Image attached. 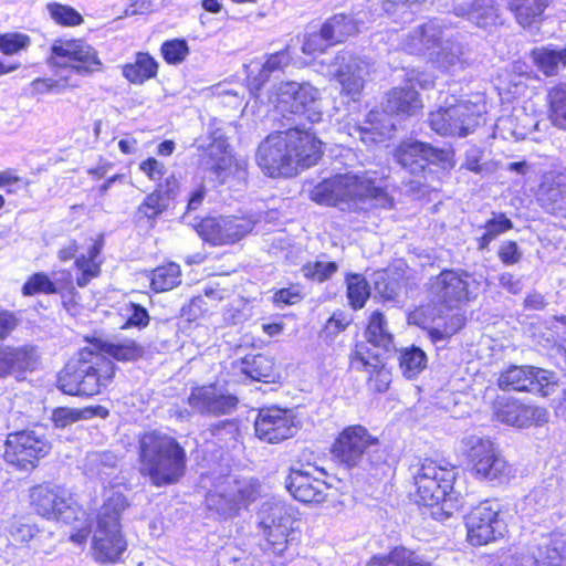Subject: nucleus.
Returning a JSON list of instances; mask_svg holds the SVG:
<instances>
[{
    "mask_svg": "<svg viewBox=\"0 0 566 566\" xmlns=\"http://www.w3.org/2000/svg\"><path fill=\"white\" fill-rule=\"evenodd\" d=\"M325 471L315 467L292 469L285 479V486L291 495L303 503H322L325 501L328 484L321 478Z\"/></svg>",
    "mask_w": 566,
    "mask_h": 566,
    "instance_id": "6ab92c4d",
    "label": "nucleus"
},
{
    "mask_svg": "<svg viewBox=\"0 0 566 566\" xmlns=\"http://www.w3.org/2000/svg\"><path fill=\"white\" fill-rule=\"evenodd\" d=\"M83 416V410L61 407L53 410L51 420L56 428H65L81 420Z\"/></svg>",
    "mask_w": 566,
    "mask_h": 566,
    "instance_id": "052dcab7",
    "label": "nucleus"
},
{
    "mask_svg": "<svg viewBox=\"0 0 566 566\" xmlns=\"http://www.w3.org/2000/svg\"><path fill=\"white\" fill-rule=\"evenodd\" d=\"M251 219L238 217L206 218L196 226L197 233L211 245L233 244L252 231Z\"/></svg>",
    "mask_w": 566,
    "mask_h": 566,
    "instance_id": "a211bd4d",
    "label": "nucleus"
},
{
    "mask_svg": "<svg viewBox=\"0 0 566 566\" xmlns=\"http://www.w3.org/2000/svg\"><path fill=\"white\" fill-rule=\"evenodd\" d=\"M302 271L306 277L323 282L336 273L337 264L335 262L317 261L307 263L302 268Z\"/></svg>",
    "mask_w": 566,
    "mask_h": 566,
    "instance_id": "13d9d810",
    "label": "nucleus"
},
{
    "mask_svg": "<svg viewBox=\"0 0 566 566\" xmlns=\"http://www.w3.org/2000/svg\"><path fill=\"white\" fill-rule=\"evenodd\" d=\"M378 440L374 438L363 426L345 428L333 444L334 457L348 468L358 465L368 449L376 446Z\"/></svg>",
    "mask_w": 566,
    "mask_h": 566,
    "instance_id": "aec40b11",
    "label": "nucleus"
},
{
    "mask_svg": "<svg viewBox=\"0 0 566 566\" xmlns=\"http://www.w3.org/2000/svg\"><path fill=\"white\" fill-rule=\"evenodd\" d=\"M206 151L209 157L207 164L221 184L229 181L230 178L239 181L247 179L248 161L244 158L232 156L228 150V144L224 138L221 136L213 137Z\"/></svg>",
    "mask_w": 566,
    "mask_h": 566,
    "instance_id": "4be33fe9",
    "label": "nucleus"
},
{
    "mask_svg": "<svg viewBox=\"0 0 566 566\" xmlns=\"http://www.w3.org/2000/svg\"><path fill=\"white\" fill-rule=\"evenodd\" d=\"M398 360L402 375L409 379L415 378L427 366V355L416 346L402 348L399 352Z\"/></svg>",
    "mask_w": 566,
    "mask_h": 566,
    "instance_id": "a19ab883",
    "label": "nucleus"
},
{
    "mask_svg": "<svg viewBox=\"0 0 566 566\" xmlns=\"http://www.w3.org/2000/svg\"><path fill=\"white\" fill-rule=\"evenodd\" d=\"M51 66L70 69L82 76L102 70L96 50L82 40H55L51 46Z\"/></svg>",
    "mask_w": 566,
    "mask_h": 566,
    "instance_id": "f8f14e48",
    "label": "nucleus"
},
{
    "mask_svg": "<svg viewBox=\"0 0 566 566\" xmlns=\"http://www.w3.org/2000/svg\"><path fill=\"white\" fill-rule=\"evenodd\" d=\"M411 549L398 546L388 554H377L370 557L365 566H407Z\"/></svg>",
    "mask_w": 566,
    "mask_h": 566,
    "instance_id": "603ef678",
    "label": "nucleus"
},
{
    "mask_svg": "<svg viewBox=\"0 0 566 566\" xmlns=\"http://www.w3.org/2000/svg\"><path fill=\"white\" fill-rule=\"evenodd\" d=\"M181 282V271L177 263L170 262L156 268L151 275V287L156 292L174 289Z\"/></svg>",
    "mask_w": 566,
    "mask_h": 566,
    "instance_id": "c03bdc74",
    "label": "nucleus"
},
{
    "mask_svg": "<svg viewBox=\"0 0 566 566\" xmlns=\"http://www.w3.org/2000/svg\"><path fill=\"white\" fill-rule=\"evenodd\" d=\"M188 402L199 413L220 416L231 413L237 408L238 399L221 388L210 385L195 388Z\"/></svg>",
    "mask_w": 566,
    "mask_h": 566,
    "instance_id": "393cba45",
    "label": "nucleus"
},
{
    "mask_svg": "<svg viewBox=\"0 0 566 566\" xmlns=\"http://www.w3.org/2000/svg\"><path fill=\"white\" fill-rule=\"evenodd\" d=\"M537 548L543 566H566V532L541 535Z\"/></svg>",
    "mask_w": 566,
    "mask_h": 566,
    "instance_id": "473e14b6",
    "label": "nucleus"
},
{
    "mask_svg": "<svg viewBox=\"0 0 566 566\" xmlns=\"http://www.w3.org/2000/svg\"><path fill=\"white\" fill-rule=\"evenodd\" d=\"M241 370L252 379L269 382L274 377V361L262 354L245 357L241 363Z\"/></svg>",
    "mask_w": 566,
    "mask_h": 566,
    "instance_id": "ea45409f",
    "label": "nucleus"
},
{
    "mask_svg": "<svg viewBox=\"0 0 566 566\" xmlns=\"http://www.w3.org/2000/svg\"><path fill=\"white\" fill-rule=\"evenodd\" d=\"M310 197L316 203L325 206L347 203L348 207L361 208L369 202L374 207L387 208L392 205L381 180L368 172L336 175L325 179L313 188Z\"/></svg>",
    "mask_w": 566,
    "mask_h": 566,
    "instance_id": "f03ea898",
    "label": "nucleus"
},
{
    "mask_svg": "<svg viewBox=\"0 0 566 566\" xmlns=\"http://www.w3.org/2000/svg\"><path fill=\"white\" fill-rule=\"evenodd\" d=\"M542 206L552 214L566 217V185L544 184L541 195Z\"/></svg>",
    "mask_w": 566,
    "mask_h": 566,
    "instance_id": "4c0bfd02",
    "label": "nucleus"
},
{
    "mask_svg": "<svg viewBox=\"0 0 566 566\" xmlns=\"http://www.w3.org/2000/svg\"><path fill=\"white\" fill-rule=\"evenodd\" d=\"M480 283L461 270H444L431 282V293L437 302L448 308H458L475 298Z\"/></svg>",
    "mask_w": 566,
    "mask_h": 566,
    "instance_id": "9d476101",
    "label": "nucleus"
},
{
    "mask_svg": "<svg viewBox=\"0 0 566 566\" xmlns=\"http://www.w3.org/2000/svg\"><path fill=\"white\" fill-rule=\"evenodd\" d=\"M352 366L368 374V386L377 392L388 390L391 382V373L385 366L379 354H369L358 348L352 357Z\"/></svg>",
    "mask_w": 566,
    "mask_h": 566,
    "instance_id": "c85d7f7f",
    "label": "nucleus"
},
{
    "mask_svg": "<svg viewBox=\"0 0 566 566\" xmlns=\"http://www.w3.org/2000/svg\"><path fill=\"white\" fill-rule=\"evenodd\" d=\"M170 198L164 193L161 186H158L151 193L147 195L138 206L137 212L148 220L157 219L169 207Z\"/></svg>",
    "mask_w": 566,
    "mask_h": 566,
    "instance_id": "37998d69",
    "label": "nucleus"
},
{
    "mask_svg": "<svg viewBox=\"0 0 566 566\" xmlns=\"http://www.w3.org/2000/svg\"><path fill=\"white\" fill-rule=\"evenodd\" d=\"M33 91L38 94L50 92L62 93L67 88L77 87V84L71 83L69 76L59 75V80L35 78L31 83Z\"/></svg>",
    "mask_w": 566,
    "mask_h": 566,
    "instance_id": "5fc2aeb1",
    "label": "nucleus"
},
{
    "mask_svg": "<svg viewBox=\"0 0 566 566\" xmlns=\"http://www.w3.org/2000/svg\"><path fill=\"white\" fill-rule=\"evenodd\" d=\"M443 24L438 19L429 20L415 27L405 34L402 48L406 52L427 56L428 60L443 41Z\"/></svg>",
    "mask_w": 566,
    "mask_h": 566,
    "instance_id": "a878e982",
    "label": "nucleus"
},
{
    "mask_svg": "<svg viewBox=\"0 0 566 566\" xmlns=\"http://www.w3.org/2000/svg\"><path fill=\"white\" fill-rule=\"evenodd\" d=\"M485 113L486 106L483 102L451 97L430 114L429 123L439 135L464 137L481 125Z\"/></svg>",
    "mask_w": 566,
    "mask_h": 566,
    "instance_id": "423d86ee",
    "label": "nucleus"
},
{
    "mask_svg": "<svg viewBox=\"0 0 566 566\" xmlns=\"http://www.w3.org/2000/svg\"><path fill=\"white\" fill-rule=\"evenodd\" d=\"M260 524L269 548L275 555H282L298 533L296 512L281 502L263 505Z\"/></svg>",
    "mask_w": 566,
    "mask_h": 566,
    "instance_id": "1a4fd4ad",
    "label": "nucleus"
},
{
    "mask_svg": "<svg viewBox=\"0 0 566 566\" xmlns=\"http://www.w3.org/2000/svg\"><path fill=\"white\" fill-rule=\"evenodd\" d=\"M149 323V316L147 311L138 305V304H130V314L124 325V327H145Z\"/></svg>",
    "mask_w": 566,
    "mask_h": 566,
    "instance_id": "774afa93",
    "label": "nucleus"
},
{
    "mask_svg": "<svg viewBox=\"0 0 566 566\" xmlns=\"http://www.w3.org/2000/svg\"><path fill=\"white\" fill-rule=\"evenodd\" d=\"M291 61L292 54L289 48L270 54L259 74L252 78L251 84L254 88L259 90L269 80L272 73L283 71L290 65Z\"/></svg>",
    "mask_w": 566,
    "mask_h": 566,
    "instance_id": "79ce46f5",
    "label": "nucleus"
},
{
    "mask_svg": "<svg viewBox=\"0 0 566 566\" xmlns=\"http://www.w3.org/2000/svg\"><path fill=\"white\" fill-rule=\"evenodd\" d=\"M497 255L506 265H513L522 259V252L514 241H505L501 244Z\"/></svg>",
    "mask_w": 566,
    "mask_h": 566,
    "instance_id": "69168bd1",
    "label": "nucleus"
},
{
    "mask_svg": "<svg viewBox=\"0 0 566 566\" xmlns=\"http://www.w3.org/2000/svg\"><path fill=\"white\" fill-rule=\"evenodd\" d=\"M34 361L35 350L33 346H0V377L15 370L30 368Z\"/></svg>",
    "mask_w": 566,
    "mask_h": 566,
    "instance_id": "2f4dec72",
    "label": "nucleus"
},
{
    "mask_svg": "<svg viewBox=\"0 0 566 566\" xmlns=\"http://www.w3.org/2000/svg\"><path fill=\"white\" fill-rule=\"evenodd\" d=\"M502 566H543L542 558L528 551H520L504 558Z\"/></svg>",
    "mask_w": 566,
    "mask_h": 566,
    "instance_id": "0e129e2a",
    "label": "nucleus"
},
{
    "mask_svg": "<svg viewBox=\"0 0 566 566\" xmlns=\"http://www.w3.org/2000/svg\"><path fill=\"white\" fill-rule=\"evenodd\" d=\"M422 101L411 87H394L387 93L382 108L388 114L413 116L422 109Z\"/></svg>",
    "mask_w": 566,
    "mask_h": 566,
    "instance_id": "c756f323",
    "label": "nucleus"
},
{
    "mask_svg": "<svg viewBox=\"0 0 566 566\" xmlns=\"http://www.w3.org/2000/svg\"><path fill=\"white\" fill-rule=\"evenodd\" d=\"M160 51L167 63L179 64L188 55L189 48L185 40H171L164 42Z\"/></svg>",
    "mask_w": 566,
    "mask_h": 566,
    "instance_id": "6e6d98bb",
    "label": "nucleus"
},
{
    "mask_svg": "<svg viewBox=\"0 0 566 566\" xmlns=\"http://www.w3.org/2000/svg\"><path fill=\"white\" fill-rule=\"evenodd\" d=\"M140 473L155 486L177 483L186 472L187 455L178 441L165 433H145L139 442Z\"/></svg>",
    "mask_w": 566,
    "mask_h": 566,
    "instance_id": "7ed1b4c3",
    "label": "nucleus"
},
{
    "mask_svg": "<svg viewBox=\"0 0 566 566\" xmlns=\"http://www.w3.org/2000/svg\"><path fill=\"white\" fill-rule=\"evenodd\" d=\"M532 57L538 69L547 76L557 74L566 65V49L539 48L532 51Z\"/></svg>",
    "mask_w": 566,
    "mask_h": 566,
    "instance_id": "58836bf2",
    "label": "nucleus"
},
{
    "mask_svg": "<svg viewBox=\"0 0 566 566\" xmlns=\"http://www.w3.org/2000/svg\"><path fill=\"white\" fill-rule=\"evenodd\" d=\"M522 418L523 428L543 426L548 422L549 413L547 409L543 407L525 405Z\"/></svg>",
    "mask_w": 566,
    "mask_h": 566,
    "instance_id": "e2e57ef3",
    "label": "nucleus"
},
{
    "mask_svg": "<svg viewBox=\"0 0 566 566\" xmlns=\"http://www.w3.org/2000/svg\"><path fill=\"white\" fill-rule=\"evenodd\" d=\"M126 496L111 491L98 511L93 533V554L96 560L115 562L126 549V542L120 533L119 517L127 509Z\"/></svg>",
    "mask_w": 566,
    "mask_h": 566,
    "instance_id": "20e7f679",
    "label": "nucleus"
},
{
    "mask_svg": "<svg viewBox=\"0 0 566 566\" xmlns=\"http://www.w3.org/2000/svg\"><path fill=\"white\" fill-rule=\"evenodd\" d=\"M157 72V61L145 52L137 53L135 61L127 63L123 67V75L133 84H143L147 80L155 77Z\"/></svg>",
    "mask_w": 566,
    "mask_h": 566,
    "instance_id": "72a5a7b5",
    "label": "nucleus"
},
{
    "mask_svg": "<svg viewBox=\"0 0 566 566\" xmlns=\"http://www.w3.org/2000/svg\"><path fill=\"white\" fill-rule=\"evenodd\" d=\"M500 513L501 505L496 501H484L471 510L465 520L470 544L485 545L503 535L505 524Z\"/></svg>",
    "mask_w": 566,
    "mask_h": 566,
    "instance_id": "dca6fc26",
    "label": "nucleus"
},
{
    "mask_svg": "<svg viewBox=\"0 0 566 566\" xmlns=\"http://www.w3.org/2000/svg\"><path fill=\"white\" fill-rule=\"evenodd\" d=\"M254 429L256 437L262 441L279 443L293 437L297 431V424L291 410L271 407L259 411Z\"/></svg>",
    "mask_w": 566,
    "mask_h": 566,
    "instance_id": "412c9836",
    "label": "nucleus"
},
{
    "mask_svg": "<svg viewBox=\"0 0 566 566\" xmlns=\"http://www.w3.org/2000/svg\"><path fill=\"white\" fill-rule=\"evenodd\" d=\"M81 357L83 368H88V373L83 374V396L101 394L111 384L115 375L114 363L106 355L87 348L81 350Z\"/></svg>",
    "mask_w": 566,
    "mask_h": 566,
    "instance_id": "5701e85b",
    "label": "nucleus"
},
{
    "mask_svg": "<svg viewBox=\"0 0 566 566\" xmlns=\"http://www.w3.org/2000/svg\"><path fill=\"white\" fill-rule=\"evenodd\" d=\"M39 533L35 525L23 520L14 521L9 528L11 538L20 544L30 542Z\"/></svg>",
    "mask_w": 566,
    "mask_h": 566,
    "instance_id": "bf43d9fd",
    "label": "nucleus"
},
{
    "mask_svg": "<svg viewBox=\"0 0 566 566\" xmlns=\"http://www.w3.org/2000/svg\"><path fill=\"white\" fill-rule=\"evenodd\" d=\"M30 496L35 511L48 520L61 521L66 524L76 520L78 507L62 486L36 485L32 489Z\"/></svg>",
    "mask_w": 566,
    "mask_h": 566,
    "instance_id": "2eb2a0df",
    "label": "nucleus"
},
{
    "mask_svg": "<svg viewBox=\"0 0 566 566\" xmlns=\"http://www.w3.org/2000/svg\"><path fill=\"white\" fill-rule=\"evenodd\" d=\"M524 403L516 400L500 401L495 409L496 419L509 426L523 428Z\"/></svg>",
    "mask_w": 566,
    "mask_h": 566,
    "instance_id": "09e8293b",
    "label": "nucleus"
},
{
    "mask_svg": "<svg viewBox=\"0 0 566 566\" xmlns=\"http://www.w3.org/2000/svg\"><path fill=\"white\" fill-rule=\"evenodd\" d=\"M395 157L403 168L416 174L422 171L427 164L441 161L444 153L427 143L409 139L400 143Z\"/></svg>",
    "mask_w": 566,
    "mask_h": 566,
    "instance_id": "bb28decb",
    "label": "nucleus"
},
{
    "mask_svg": "<svg viewBox=\"0 0 566 566\" xmlns=\"http://www.w3.org/2000/svg\"><path fill=\"white\" fill-rule=\"evenodd\" d=\"M452 11L479 28L501 24V15L494 0H453Z\"/></svg>",
    "mask_w": 566,
    "mask_h": 566,
    "instance_id": "cd10ccee",
    "label": "nucleus"
},
{
    "mask_svg": "<svg viewBox=\"0 0 566 566\" xmlns=\"http://www.w3.org/2000/svg\"><path fill=\"white\" fill-rule=\"evenodd\" d=\"M50 17L55 23L64 27H76L83 23V17L72 7L52 2L46 6Z\"/></svg>",
    "mask_w": 566,
    "mask_h": 566,
    "instance_id": "8fccbe9b",
    "label": "nucleus"
},
{
    "mask_svg": "<svg viewBox=\"0 0 566 566\" xmlns=\"http://www.w3.org/2000/svg\"><path fill=\"white\" fill-rule=\"evenodd\" d=\"M256 496V486L249 480L226 476L219 481L213 492L206 497L207 506L222 515L230 516Z\"/></svg>",
    "mask_w": 566,
    "mask_h": 566,
    "instance_id": "ddd939ff",
    "label": "nucleus"
},
{
    "mask_svg": "<svg viewBox=\"0 0 566 566\" xmlns=\"http://www.w3.org/2000/svg\"><path fill=\"white\" fill-rule=\"evenodd\" d=\"M347 296L354 308H361L369 296V287L366 280L358 274L347 277Z\"/></svg>",
    "mask_w": 566,
    "mask_h": 566,
    "instance_id": "3c124183",
    "label": "nucleus"
},
{
    "mask_svg": "<svg viewBox=\"0 0 566 566\" xmlns=\"http://www.w3.org/2000/svg\"><path fill=\"white\" fill-rule=\"evenodd\" d=\"M333 45L332 40L325 34L322 27L319 32L307 33L302 44V52L304 54L323 53L327 48Z\"/></svg>",
    "mask_w": 566,
    "mask_h": 566,
    "instance_id": "4d7b16f0",
    "label": "nucleus"
},
{
    "mask_svg": "<svg viewBox=\"0 0 566 566\" xmlns=\"http://www.w3.org/2000/svg\"><path fill=\"white\" fill-rule=\"evenodd\" d=\"M116 458L111 452H94L87 455V471L94 475L102 474V468H112L115 465Z\"/></svg>",
    "mask_w": 566,
    "mask_h": 566,
    "instance_id": "680f3d73",
    "label": "nucleus"
},
{
    "mask_svg": "<svg viewBox=\"0 0 566 566\" xmlns=\"http://www.w3.org/2000/svg\"><path fill=\"white\" fill-rule=\"evenodd\" d=\"M499 387L503 390L527 391L543 397L554 392L556 386L552 371L534 366L512 365L500 374Z\"/></svg>",
    "mask_w": 566,
    "mask_h": 566,
    "instance_id": "4468645a",
    "label": "nucleus"
},
{
    "mask_svg": "<svg viewBox=\"0 0 566 566\" xmlns=\"http://www.w3.org/2000/svg\"><path fill=\"white\" fill-rule=\"evenodd\" d=\"M71 285L69 272L53 273L52 277L43 272L32 274L22 286L24 296L38 294H55Z\"/></svg>",
    "mask_w": 566,
    "mask_h": 566,
    "instance_id": "7c9ffc66",
    "label": "nucleus"
},
{
    "mask_svg": "<svg viewBox=\"0 0 566 566\" xmlns=\"http://www.w3.org/2000/svg\"><path fill=\"white\" fill-rule=\"evenodd\" d=\"M462 443L470 472L476 480L502 482L511 475V465L491 439L472 434L463 439Z\"/></svg>",
    "mask_w": 566,
    "mask_h": 566,
    "instance_id": "0eeeda50",
    "label": "nucleus"
},
{
    "mask_svg": "<svg viewBox=\"0 0 566 566\" xmlns=\"http://www.w3.org/2000/svg\"><path fill=\"white\" fill-rule=\"evenodd\" d=\"M366 337L368 343L377 347L387 348L391 344L392 336L387 329V322L382 313L376 311L371 314Z\"/></svg>",
    "mask_w": 566,
    "mask_h": 566,
    "instance_id": "a18cd8bd",
    "label": "nucleus"
},
{
    "mask_svg": "<svg viewBox=\"0 0 566 566\" xmlns=\"http://www.w3.org/2000/svg\"><path fill=\"white\" fill-rule=\"evenodd\" d=\"M322 143L311 129L300 126L269 135L256 151V163L270 177H292L316 165Z\"/></svg>",
    "mask_w": 566,
    "mask_h": 566,
    "instance_id": "f257e3e1",
    "label": "nucleus"
},
{
    "mask_svg": "<svg viewBox=\"0 0 566 566\" xmlns=\"http://www.w3.org/2000/svg\"><path fill=\"white\" fill-rule=\"evenodd\" d=\"M551 118L555 126L566 129V84L549 92Z\"/></svg>",
    "mask_w": 566,
    "mask_h": 566,
    "instance_id": "de8ad7c7",
    "label": "nucleus"
},
{
    "mask_svg": "<svg viewBox=\"0 0 566 566\" xmlns=\"http://www.w3.org/2000/svg\"><path fill=\"white\" fill-rule=\"evenodd\" d=\"M417 488V502L427 506L441 505L447 515H452L461 506L453 492L455 472L453 468L440 465L431 459H424L413 473Z\"/></svg>",
    "mask_w": 566,
    "mask_h": 566,
    "instance_id": "39448f33",
    "label": "nucleus"
},
{
    "mask_svg": "<svg viewBox=\"0 0 566 566\" xmlns=\"http://www.w3.org/2000/svg\"><path fill=\"white\" fill-rule=\"evenodd\" d=\"M29 35L19 32H9L0 35V51L6 55H13L30 46Z\"/></svg>",
    "mask_w": 566,
    "mask_h": 566,
    "instance_id": "864d4df0",
    "label": "nucleus"
},
{
    "mask_svg": "<svg viewBox=\"0 0 566 566\" xmlns=\"http://www.w3.org/2000/svg\"><path fill=\"white\" fill-rule=\"evenodd\" d=\"M319 91L310 83L281 82L272 87L269 101L282 113L305 115L311 123L322 118L317 107Z\"/></svg>",
    "mask_w": 566,
    "mask_h": 566,
    "instance_id": "6e6552de",
    "label": "nucleus"
},
{
    "mask_svg": "<svg viewBox=\"0 0 566 566\" xmlns=\"http://www.w3.org/2000/svg\"><path fill=\"white\" fill-rule=\"evenodd\" d=\"M331 67L340 84V94L354 102L358 101L370 72L369 63L349 51H340L335 55Z\"/></svg>",
    "mask_w": 566,
    "mask_h": 566,
    "instance_id": "f3484780",
    "label": "nucleus"
},
{
    "mask_svg": "<svg viewBox=\"0 0 566 566\" xmlns=\"http://www.w3.org/2000/svg\"><path fill=\"white\" fill-rule=\"evenodd\" d=\"M4 446V461L23 471L34 469L38 461L51 450V443L36 430L12 432L8 434Z\"/></svg>",
    "mask_w": 566,
    "mask_h": 566,
    "instance_id": "9b49d317",
    "label": "nucleus"
},
{
    "mask_svg": "<svg viewBox=\"0 0 566 566\" xmlns=\"http://www.w3.org/2000/svg\"><path fill=\"white\" fill-rule=\"evenodd\" d=\"M103 349L106 355L118 361H133L144 355V348L130 339L104 344Z\"/></svg>",
    "mask_w": 566,
    "mask_h": 566,
    "instance_id": "49530a36",
    "label": "nucleus"
},
{
    "mask_svg": "<svg viewBox=\"0 0 566 566\" xmlns=\"http://www.w3.org/2000/svg\"><path fill=\"white\" fill-rule=\"evenodd\" d=\"M546 7V0H511L509 3L510 10L523 28L536 24Z\"/></svg>",
    "mask_w": 566,
    "mask_h": 566,
    "instance_id": "f704fd0d",
    "label": "nucleus"
},
{
    "mask_svg": "<svg viewBox=\"0 0 566 566\" xmlns=\"http://www.w3.org/2000/svg\"><path fill=\"white\" fill-rule=\"evenodd\" d=\"M88 368H83L82 357L76 361L69 363L59 374L57 386L66 395L83 396L82 380L83 374L88 373Z\"/></svg>",
    "mask_w": 566,
    "mask_h": 566,
    "instance_id": "e433bc0d",
    "label": "nucleus"
},
{
    "mask_svg": "<svg viewBox=\"0 0 566 566\" xmlns=\"http://www.w3.org/2000/svg\"><path fill=\"white\" fill-rule=\"evenodd\" d=\"M322 27L333 44L343 42L360 31V22L346 14H335Z\"/></svg>",
    "mask_w": 566,
    "mask_h": 566,
    "instance_id": "c9c22d12",
    "label": "nucleus"
},
{
    "mask_svg": "<svg viewBox=\"0 0 566 566\" xmlns=\"http://www.w3.org/2000/svg\"><path fill=\"white\" fill-rule=\"evenodd\" d=\"M429 62L437 70L451 75L472 65L469 46L457 36L444 38L439 48L431 53Z\"/></svg>",
    "mask_w": 566,
    "mask_h": 566,
    "instance_id": "b1692460",
    "label": "nucleus"
},
{
    "mask_svg": "<svg viewBox=\"0 0 566 566\" xmlns=\"http://www.w3.org/2000/svg\"><path fill=\"white\" fill-rule=\"evenodd\" d=\"M512 221L506 218L504 213H499L494 214L492 219L486 221L484 229L493 237V239H495L497 235L512 229Z\"/></svg>",
    "mask_w": 566,
    "mask_h": 566,
    "instance_id": "338daca9",
    "label": "nucleus"
}]
</instances>
